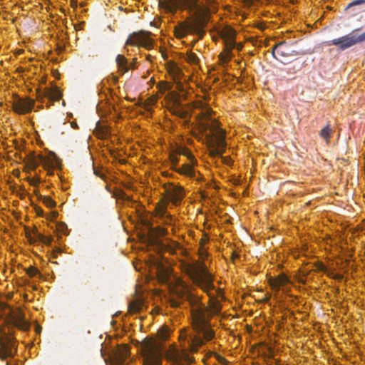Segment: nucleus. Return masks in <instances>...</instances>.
<instances>
[{
    "label": "nucleus",
    "instance_id": "1",
    "mask_svg": "<svg viewBox=\"0 0 365 365\" xmlns=\"http://www.w3.org/2000/svg\"><path fill=\"white\" fill-rule=\"evenodd\" d=\"M186 269L193 283L208 295V306H205L201 298L194 294L180 281L176 290L178 299L172 304L173 307H179L184 301L188 302L192 327L180 330L178 336L180 349L175 344L167 347L163 343L169 337V331L166 329L158 331L160 341L144 340L141 344L144 365H160L163 357L171 362V365H189L193 361V358L188 352H197L205 342L211 341L215 336V331L210 325V319L220 314L221 301L224 299L223 292L222 289L214 286L213 277L207 271L205 264H202L199 271L191 264H188Z\"/></svg>",
    "mask_w": 365,
    "mask_h": 365
},
{
    "label": "nucleus",
    "instance_id": "2",
    "mask_svg": "<svg viewBox=\"0 0 365 365\" xmlns=\"http://www.w3.org/2000/svg\"><path fill=\"white\" fill-rule=\"evenodd\" d=\"M202 114L203 116L199 120V127L205 138L210 155L213 157L220 156L226 150L225 132L217 121L210 119V109H207Z\"/></svg>",
    "mask_w": 365,
    "mask_h": 365
},
{
    "label": "nucleus",
    "instance_id": "3",
    "mask_svg": "<svg viewBox=\"0 0 365 365\" xmlns=\"http://www.w3.org/2000/svg\"><path fill=\"white\" fill-rule=\"evenodd\" d=\"M169 158L175 172L187 176L195 175L194 166L197 160L189 149L178 145L171 152Z\"/></svg>",
    "mask_w": 365,
    "mask_h": 365
},
{
    "label": "nucleus",
    "instance_id": "4",
    "mask_svg": "<svg viewBox=\"0 0 365 365\" xmlns=\"http://www.w3.org/2000/svg\"><path fill=\"white\" fill-rule=\"evenodd\" d=\"M361 29H354L349 34L327 42V46H335L339 51H345L356 44L365 42V31L359 34Z\"/></svg>",
    "mask_w": 365,
    "mask_h": 365
},
{
    "label": "nucleus",
    "instance_id": "5",
    "mask_svg": "<svg viewBox=\"0 0 365 365\" xmlns=\"http://www.w3.org/2000/svg\"><path fill=\"white\" fill-rule=\"evenodd\" d=\"M168 9L175 13L178 9H187L194 16H199L207 11L208 9L199 0H168Z\"/></svg>",
    "mask_w": 365,
    "mask_h": 365
},
{
    "label": "nucleus",
    "instance_id": "6",
    "mask_svg": "<svg viewBox=\"0 0 365 365\" xmlns=\"http://www.w3.org/2000/svg\"><path fill=\"white\" fill-rule=\"evenodd\" d=\"M235 38V31L232 29H227L225 36V48L219 55L220 61L222 65L227 63L232 58V50L237 46Z\"/></svg>",
    "mask_w": 365,
    "mask_h": 365
},
{
    "label": "nucleus",
    "instance_id": "7",
    "mask_svg": "<svg viewBox=\"0 0 365 365\" xmlns=\"http://www.w3.org/2000/svg\"><path fill=\"white\" fill-rule=\"evenodd\" d=\"M149 35L150 33L148 32L133 33L129 36L125 45L142 46L146 49H151L153 48V41Z\"/></svg>",
    "mask_w": 365,
    "mask_h": 365
},
{
    "label": "nucleus",
    "instance_id": "8",
    "mask_svg": "<svg viewBox=\"0 0 365 365\" xmlns=\"http://www.w3.org/2000/svg\"><path fill=\"white\" fill-rule=\"evenodd\" d=\"M189 33H195L202 36L204 34L202 24L201 22L182 24L175 29V34L178 38H184Z\"/></svg>",
    "mask_w": 365,
    "mask_h": 365
},
{
    "label": "nucleus",
    "instance_id": "9",
    "mask_svg": "<svg viewBox=\"0 0 365 365\" xmlns=\"http://www.w3.org/2000/svg\"><path fill=\"white\" fill-rule=\"evenodd\" d=\"M293 52L294 51L291 50V48L287 43L281 41L273 47L272 53L276 59L285 63L288 61L289 57L294 56L292 54Z\"/></svg>",
    "mask_w": 365,
    "mask_h": 365
},
{
    "label": "nucleus",
    "instance_id": "10",
    "mask_svg": "<svg viewBox=\"0 0 365 365\" xmlns=\"http://www.w3.org/2000/svg\"><path fill=\"white\" fill-rule=\"evenodd\" d=\"M34 101L30 98H19L13 103V108L16 113L24 114L32 110Z\"/></svg>",
    "mask_w": 365,
    "mask_h": 365
},
{
    "label": "nucleus",
    "instance_id": "11",
    "mask_svg": "<svg viewBox=\"0 0 365 365\" xmlns=\"http://www.w3.org/2000/svg\"><path fill=\"white\" fill-rule=\"evenodd\" d=\"M165 192L168 200L175 205L180 202L184 197L182 187L173 184L165 188Z\"/></svg>",
    "mask_w": 365,
    "mask_h": 365
},
{
    "label": "nucleus",
    "instance_id": "12",
    "mask_svg": "<svg viewBox=\"0 0 365 365\" xmlns=\"http://www.w3.org/2000/svg\"><path fill=\"white\" fill-rule=\"evenodd\" d=\"M168 202H162L155 207L156 216L158 217L163 223L165 225H171L173 217L167 211Z\"/></svg>",
    "mask_w": 365,
    "mask_h": 365
},
{
    "label": "nucleus",
    "instance_id": "13",
    "mask_svg": "<svg viewBox=\"0 0 365 365\" xmlns=\"http://www.w3.org/2000/svg\"><path fill=\"white\" fill-rule=\"evenodd\" d=\"M15 351L14 345L11 341H0V359H4L6 357H12Z\"/></svg>",
    "mask_w": 365,
    "mask_h": 365
},
{
    "label": "nucleus",
    "instance_id": "14",
    "mask_svg": "<svg viewBox=\"0 0 365 365\" xmlns=\"http://www.w3.org/2000/svg\"><path fill=\"white\" fill-rule=\"evenodd\" d=\"M43 95L49 101H59L61 98L62 94L59 88L56 86L47 88L43 91Z\"/></svg>",
    "mask_w": 365,
    "mask_h": 365
},
{
    "label": "nucleus",
    "instance_id": "15",
    "mask_svg": "<svg viewBox=\"0 0 365 365\" xmlns=\"http://www.w3.org/2000/svg\"><path fill=\"white\" fill-rule=\"evenodd\" d=\"M168 71L176 83L180 81L183 76L182 71L175 63H171L168 65Z\"/></svg>",
    "mask_w": 365,
    "mask_h": 365
},
{
    "label": "nucleus",
    "instance_id": "16",
    "mask_svg": "<svg viewBox=\"0 0 365 365\" xmlns=\"http://www.w3.org/2000/svg\"><path fill=\"white\" fill-rule=\"evenodd\" d=\"M290 280L286 275L277 277L274 282V288L277 291L282 290V292H287V286L289 284Z\"/></svg>",
    "mask_w": 365,
    "mask_h": 365
},
{
    "label": "nucleus",
    "instance_id": "17",
    "mask_svg": "<svg viewBox=\"0 0 365 365\" xmlns=\"http://www.w3.org/2000/svg\"><path fill=\"white\" fill-rule=\"evenodd\" d=\"M109 130L106 125L102 124L98 121L96 123V127L93 130V134L98 138L103 139L107 137Z\"/></svg>",
    "mask_w": 365,
    "mask_h": 365
},
{
    "label": "nucleus",
    "instance_id": "18",
    "mask_svg": "<svg viewBox=\"0 0 365 365\" xmlns=\"http://www.w3.org/2000/svg\"><path fill=\"white\" fill-rule=\"evenodd\" d=\"M115 61L121 74L125 73L128 71L130 68H133L132 66H128V62L123 55L118 54L116 57Z\"/></svg>",
    "mask_w": 365,
    "mask_h": 365
},
{
    "label": "nucleus",
    "instance_id": "19",
    "mask_svg": "<svg viewBox=\"0 0 365 365\" xmlns=\"http://www.w3.org/2000/svg\"><path fill=\"white\" fill-rule=\"evenodd\" d=\"M13 324L21 329H27L29 328V324L26 322L24 314L21 312L17 313L13 317Z\"/></svg>",
    "mask_w": 365,
    "mask_h": 365
},
{
    "label": "nucleus",
    "instance_id": "20",
    "mask_svg": "<svg viewBox=\"0 0 365 365\" xmlns=\"http://www.w3.org/2000/svg\"><path fill=\"white\" fill-rule=\"evenodd\" d=\"M130 351L127 346L123 345L118 348L116 351V356L119 362L122 364L124 361L129 357Z\"/></svg>",
    "mask_w": 365,
    "mask_h": 365
},
{
    "label": "nucleus",
    "instance_id": "21",
    "mask_svg": "<svg viewBox=\"0 0 365 365\" xmlns=\"http://www.w3.org/2000/svg\"><path fill=\"white\" fill-rule=\"evenodd\" d=\"M331 132L332 130L330 128L329 125L328 124L320 131V136L323 138L324 140H326L327 143H329L331 138Z\"/></svg>",
    "mask_w": 365,
    "mask_h": 365
},
{
    "label": "nucleus",
    "instance_id": "22",
    "mask_svg": "<svg viewBox=\"0 0 365 365\" xmlns=\"http://www.w3.org/2000/svg\"><path fill=\"white\" fill-rule=\"evenodd\" d=\"M357 6H361L365 8V0H354L350 2L346 7L345 10L349 11L352 8H354Z\"/></svg>",
    "mask_w": 365,
    "mask_h": 365
},
{
    "label": "nucleus",
    "instance_id": "23",
    "mask_svg": "<svg viewBox=\"0 0 365 365\" xmlns=\"http://www.w3.org/2000/svg\"><path fill=\"white\" fill-rule=\"evenodd\" d=\"M186 59L188 63L192 64H197L199 61L198 57L193 53H188Z\"/></svg>",
    "mask_w": 365,
    "mask_h": 365
},
{
    "label": "nucleus",
    "instance_id": "24",
    "mask_svg": "<svg viewBox=\"0 0 365 365\" xmlns=\"http://www.w3.org/2000/svg\"><path fill=\"white\" fill-rule=\"evenodd\" d=\"M141 304L137 302H133L129 305V310L131 312H138L140 309Z\"/></svg>",
    "mask_w": 365,
    "mask_h": 365
},
{
    "label": "nucleus",
    "instance_id": "25",
    "mask_svg": "<svg viewBox=\"0 0 365 365\" xmlns=\"http://www.w3.org/2000/svg\"><path fill=\"white\" fill-rule=\"evenodd\" d=\"M146 226L148 230V239L149 240H153L154 238V235L155 234V231L154 230V228L153 227L152 225H150V223H147Z\"/></svg>",
    "mask_w": 365,
    "mask_h": 365
},
{
    "label": "nucleus",
    "instance_id": "26",
    "mask_svg": "<svg viewBox=\"0 0 365 365\" xmlns=\"http://www.w3.org/2000/svg\"><path fill=\"white\" fill-rule=\"evenodd\" d=\"M43 203L47 206L50 207H53L56 206V202L52 200L51 197H45L43 199Z\"/></svg>",
    "mask_w": 365,
    "mask_h": 365
},
{
    "label": "nucleus",
    "instance_id": "27",
    "mask_svg": "<svg viewBox=\"0 0 365 365\" xmlns=\"http://www.w3.org/2000/svg\"><path fill=\"white\" fill-rule=\"evenodd\" d=\"M350 11L352 12L351 15L354 16L360 12L364 11L365 8L361 6H357L354 8L351 9ZM348 11H349V10Z\"/></svg>",
    "mask_w": 365,
    "mask_h": 365
},
{
    "label": "nucleus",
    "instance_id": "28",
    "mask_svg": "<svg viewBox=\"0 0 365 365\" xmlns=\"http://www.w3.org/2000/svg\"><path fill=\"white\" fill-rule=\"evenodd\" d=\"M27 274L31 277H34L37 274H39L38 270L35 267H31L27 270Z\"/></svg>",
    "mask_w": 365,
    "mask_h": 365
},
{
    "label": "nucleus",
    "instance_id": "29",
    "mask_svg": "<svg viewBox=\"0 0 365 365\" xmlns=\"http://www.w3.org/2000/svg\"><path fill=\"white\" fill-rule=\"evenodd\" d=\"M257 261H258L257 257L254 258V257L252 256V275L255 274V273H256V270L254 269V265Z\"/></svg>",
    "mask_w": 365,
    "mask_h": 365
},
{
    "label": "nucleus",
    "instance_id": "30",
    "mask_svg": "<svg viewBox=\"0 0 365 365\" xmlns=\"http://www.w3.org/2000/svg\"><path fill=\"white\" fill-rule=\"evenodd\" d=\"M252 28L257 27L260 30H262V29H263L262 26L259 25V24H256L254 21H252Z\"/></svg>",
    "mask_w": 365,
    "mask_h": 365
},
{
    "label": "nucleus",
    "instance_id": "31",
    "mask_svg": "<svg viewBox=\"0 0 365 365\" xmlns=\"http://www.w3.org/2000/svg\"><path fill=\"white\" fill-rule=\"evenodd\" d=\"M252 47L254 46H257V44L258 43V41L255 39V36L252 34Z\"/></svg>",
    "mask_w": 365,
    "mask_h": 365
},
{
    "label": "nucleus",
    "instance_id": "32",
    "mask_svg": "<svg viewBox=\"0 0 365 365\" xmlns=\"http://www.w3.org/2000/svg\"><path fill=\"white\" fill-rule=\"evenodd\" d=\"M26 237H28V239L31 241V242H34L36 241V240H33V238L31 237V232H26Z\"/></svg>",
    "mask_w": 365,
    "mask_h": 365
},
{
    "label": "nucleus",
    "instance_id": "33",
    "mask_svg": "<svg viewBox=\"0 0 365 365\" xmlns=\"http://www.w3.org/2000/svg\"><path fill=\"white\" fill-rule=\"evenodd\" d=\"M71 4H72L73 7L77 6V0H72L71 1Z\"/></svg>",
    "mask_w": 365,
    "mask_h": 365
},
{
    "label": "nucleus",
    "instance_id": "34",
    "mask_svg": "<svg viewBox=\"0 0 365 365\" xmlns=\"http://www.w3.org/2000/svg\"><path fill=\"white\" fill-rule=\"evenodd\" d=\"M34 234L36 235L38 237H41L42 236L38 233L36 230L33 231Z\"/></svg>",
    "mask_w": 365,
    "mask_h": 365
},
{
    "label": "nucleus",
    "instance_id": "35",
    "mask_svg": "<svg viewBox=\"0 0 365 365\" xmlns=\"http://www.w3.org/2000/svg\"><path fill=\"white\" fill-rule=\"evenodd\" d=\"M255 323V319H252V327L254 326ZM252 339H253L254 338V332H255L253 327H252Z\"/></svg>",
    "mask_w": 365,
    "mask_h": 365
},
{
    "label": "nucleus",
    "instance_id": "36",
    "mask_svg": "<svg viewBox=\"0 0 365 365\" xmlns=\"http://www.w3.org/2000/svg\"><path fill=\"white\" fill-rule=\"evenodd\" d=\"M179 115H180V116H184V115H185V112H184V111H182V110H181V111H180V113H179Z\"/></svg>",
    "mask_w": 365,
    "mask_h": 365
},
{
    "label": "nucleus",
    "instance_id": "37",
    "mask_svg": "<svg viewBox=\"0 0 365 365\" xmlns=\"http://www.w3.org/2000/svg\"><path fill=\"white\" fill-rule=\"evenodd\" d=\"M128 66H132L133 68L131 69L134 68V63H128Z\"/></svg>",
    "mask_w": 365,
    "mask_h": 365
},
{
    "label": "nucleus",
    "instance_id": "38",
    "mask_svg": "<svg viewBox=\"0 0 365 365\" xmlns=\"http://www.w3.org/2000/svg\"><path fill=\"white\" fill-rule=\"evenodd\" d=\"M252 354H253L254 351H255V344H252Z\"/></svg>",
    "mask_w": 365,
    "mask_h": 365
},
{
    "label": "nucleus",
    "instance_id": "39",
    "mask_svg": "<svg viewBox=\"0 0 365 365\" xmlns=\"http://www.w3.org/2000/svg\"><path fill=\"white\" fill-rule=\"evenodd\" d=\"M261 1L262 0H252V5L254 4L255 2H259Z\"/></svg>",
    "mask_w": 365,
    "mask_h": 365
},
{
    "label": "nucleus",
    "instance_id": "40",
    "mask_svg": "<svg viewBox=\"0 0 365 365\" xmlns=\"http://www.w3.org/2000/svg\"><path fill=\"white\" fill-rule=\"evenodd\" d=\"M40 330H41V328L39 327H36V331L38 332V331H40Z\"/></svg>",
    "mask_w": 365,
    "mask_h": 365
},
{
    "label": "nucleus",
    "instance_id": "41",
    "mask_svg": "<svg viewBox=\"0 0 365 365\" xmlns=\"http://www.w3.org/2000/svg\"><path fill=\"white\" fill-rule=\"evenodd\" d=\"M252 168L254 167V160L252 159ZM254 173V169L252 168V173Z\"/></svg>",
    "mask_w": 365,
    "mask_h": 365
},
{
    "label": "nucleus",
    "instance_id": "42",
    "mask_svg": "<svg viewBox=\"0 0 365 365\" xmlns=\"http://www.w3.org/2000/svg\"><path fill=\"white\" fill-rule=\"evenodd\" d=\"M94 173H95L96 175L99 176V174L96 170H94Z\"/></svg>",
    "mask_w": 365,
    "mask_h": 365
},
{
    "label": "nucleus",
    "instance_id": "43",
    "mask_svg": "<svg viewBox=\"0 0 365 365\" xmlns=\"http://www.w3.org/2000/svg\"><path fill=\"white\" fill-rule=\"evenodd\" d=\"M241 48H242V46H239V47L237 48V50L241 49Z\"/></svg>",
    "mask_w": 365,
    "mask_h": 365
},
{
    "label": "nucleus",
    "instance_id": "44",
    "mask_svg": "<svg viewBox=\"0 0 365 365\" xmlns=\"http://www.w3.org/2000/svg\"><path fill=\"white\" fill-rule=\"evenodd\" d=\"M252 88H253L254 87V81L253 80H252Z\"/></svg>",
    "mask_w": 365,
    "mask_h": 365
},
{
    "label": "nucleus",
    "instance_id": "45",
    "mask_svg": "<svg viewBox=\"0 0 365 365\" xmlns=\"http://www.w3.org/2000/svg\"><path fill=\"white\" fill-rule=\"evenodd\" d=\"M71 125H72V127L75 126V124H73V123H71Z\"/></svg>",
    "mask_w": 365,
    "mask_h": 365
},
{
    "label": "nucleus",
    "instance_id": "46",
    "mask_svg": "<svg viewBox=\"0 0 365 365\" xmlns=\"http://www.w3.org/2000/svg\"><path fill=\"white\" fill-rule=\"evenodd\" d=\"M71 125H72V127L75 126V124H73V123H71Z\"/></svg>",
    "mask_w": 365,
    "mask_h": 365
},
{
    "label": "nucleus",
    "instance_id": "47",
    "mask_svg": "<svg viewBox=\"0 0 365 365\" xmlns=\"http://www.w3.org/2000/svg\"><path fill=\"white\" fill-rule=\"evenodd\" d=\"M71 125H72V127L75 126V124H73V123H71Z\"/></svg>",
    "mask_w": 365,
    "mask_h": 365
},
{
    "label": "nucleus",
    "instance_id": "48",
    "mask_svg": "<svg viewBox=\"0 0 365 365\" xmlns=\"http://www.w3.org/2000/svg\"><path fill=\"white\" fill-rule=\"evenodd\" d=\"M254 364H255V363H254V360L252 359V365H255Z\"/></svg>",
    "mask_w": 365,
    "mask_h": 365
}]
</instances>
